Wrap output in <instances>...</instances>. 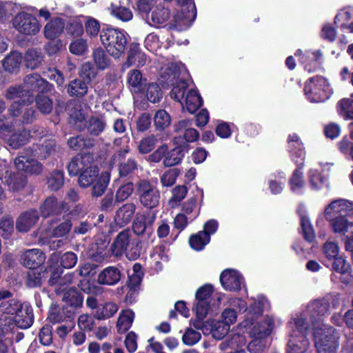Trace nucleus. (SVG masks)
I'll use <instances>...</instances> for the list:
<instances>
[{
	"label": "nucleus",
	"mask_w": 353,
	"mask_h": 353,
	"mask_svg": "<svg viewBox=\"0 0 353 353\" xmlns=\"http://www.w3.org/2000/svg\"><path fill=\"white\" fill-rule=\"evenodd\" d=\"M350 210L347 201L344 199L333 201L325 208V218L334 234L345 236L353 230V222L349 221L346 217Z\"/></svg>",
	"instance_id": "obj_1"
},
{
	"label": "nucleus",
	"mask_w": 353,
	"mask_h": 353,
	"mask_svg": "<svg viewBox=\"0 0 353 353\" xmlns=\"http://www.w3.org/2000/svg\"><path fill=\"white\" fill-rule=\"evenodd\" d=\"M143 250V242L137 237H134L130 229H124L116 236L110 245L111 254L120 257L125 254L130 261L138 259Z\"/></svg>",
	"instance_id": "obj_2"
},
{
	"label": "nucleus",
	"mask_w": 353,
	"mask_h": 353,
	"mask_svg": "<svg viewBox=\"0 0 353 353\" xmlns=\"http://www.w3.org/2000/svg\"><path fill=\"white\" fill-rule=\"evenodd\" d=\"M129 34L123 29L103 24L100 41L108 53L114 58L124 54L128 43Z\"/></svg>",
	"instance_id": "obj_3"
},
{
	"label": "nucleus",
	"mask_w": 353,
	"mask_h": 353,
	"mask_svg": "<svg viewBox=\"0 0 353 353\" xmlns=\"http://www.w3.org/2000/svg\"><path fill=\"white\" fill-rule=\"evenodd\" d=\"M303 90L307 99L314 103L324 102L332 94L328 81L321 75L310 77L305 82Z\"/></svg>",
	"instance_id": "obj_4"
},
{
	"label": "nucleus",
	"mask_w": 353,
	"mask_h": 353,
	"mask_svg": "<svg viewBox=\"0 0 353 353\" xmlns=\"http://www.w3.org/2000/svg\"><path fill=\"white\" fill-rule=\"evenodd\" d=\"M295 329L288 339V353H305L309 347L307 335L310 325L303 318L294 319Z\"/></svg>",
	"instance_id": "obj_5"
},
{
	"label": "nucleus",
	"mask_w": 353,
	"mask_h": 353,
	"mask_svg": "<svg viewBox=\"0 0 353 353\" xmlns=\"http://www.w3.org/2000/svg\"><path fill=\"white\" fill-rule=\"evenodd\" d=\"M317 353H336L339 346V336L332 326H323L314 333Z\"/></svg>",
	"instance_id": "obj_6"
},
{
	"label": "nucleus",
	"mask_w": 353,
	"mask_h": 353,
	"mask_svg": "<svg viewBox=\"0 0 353 353\" xmlns=\"http://www.w3.org/2000/svg\"><path fill=\"white\" fill-rule=\"evenodd\" d=\"M135 192L143 207L152 209L159 205L160 192L148 179H139L135 184Z\"/></svg>",
	"instance_id": "obj_7"
},
{
	"label": "nucleus",
	"mask_w": 353,
	"mask_h": 353,
	"mask_svg": "<svg viewBox=\"0 0 353 353\" xmlns=\"http://www.w3.org/2000/svg\"><path fill=\"white\" fill-rule=\"evenodd\" d=\"M336 307L339 304V299H334L332 295L326 296L311 301L307 305V311L312 323L321 320L330 314V304Z\"/></svg>",
	"instance_id": "obj_8"
},
{
	"label": "nucleus",
	"mask_w": 353,
	"mask_h": 353,
	"mask_svg": "<svg viewBox=\"0 0 353 353\" xmlns=\"http://www.w3.org/2000/svg\"><path fill=\"white\" fill-rule=\"evenodd\" d=\"M12 24L17 31L26 35H35L41 28V25L36 17L23 11L16 14Z\"/></svg>",
	"instance_id": "obj_9"
},
{
	"label": "nucleus",
	"mask_w": 353,
	"mask_h": 353,
	"mask_svg": "<svg viewBox=\"0 0 353 353\" xmlns=\"http://www.w3.org/2000/svg\"><path fill=\"white\" fill-rule=\"evenodd\" d=\"M294 55L299 57V61L305 71L309 73L316 72L323 70V54L321 50L303 53L299 49Z\"/></svg>",
	"instance_id": "obj_10"
},
{
	"label": "nucleus",
	"mask_w": 353,
	"mask_h": 353,
	"mask_svg": "<svg viewBox=\"0 0 353 353\" xmlns=\"http://www.w3.org/2000/svg\"><path fill=\"white\" fill-rule=\"evenodd\" d=\"M32 103L14 101L8 111L10 116L19 118V121L22 124H31L37 119V112L33 107H30Z\"/></svg>",
	"instance_id": "obj_11"
},
{
	"label": "nucleus",
	"mask_w": 353,
	"mask_h": 353,
	"mask_svg": "<svg viewBox=\"0 0 353 353\" xmlns=\"http://www.w3.org/2000/svg\"><path fill=\"white\" fill-rule=\"evenodd\" d=\"M23 85L28 94L33 95H34L35 92L37 94H48L54 88L52 83L42 78L38 73H32L26 75L24 77Z\"/></svg>",
	"instance_id": "obj_12"
},
{
	"label": "nucleus",
	"mask_w": 353,
	"mask_h": 353,
	"mask_svg": "<svg viewBox=\"0 0 353 353\" xmlns=\"http://www.w3.org/2000/svg\"><path fill=\"white\" fill-rule=\"evenodd\" d=\"M173 143L174 147L171 150H168L167 145L165 158L163 159V165L165 167H172L181 163L185 153L190 150V145L183 143L180 137H174Z\"/></svg>",
	"instance_id": "obj_13"
},
{
	"label": "nucleus",
	"mask_w": 353,
	"mask_h": 353,
	"mask_svg": "<svg viewBox=\"0 0 353 353\" xmlns=\"http://www.w3.org/2000/svg\"><path fill=\"white\" fill-rule=\"evenodd\" d=\"M332 262V270L339 275L335 274H331V280L336 282L335 279H339L340 282L345 285H349L353 281L350 264L342 256H336Z\"/></svg>",
	"instance_id": "obj_14"
},
{
	"label": "nucleus",
	"mask_w": 353,
	"mask_h": 353,
	"mask_svg": "<svg viewBox=\"0 0 353 353\" xmlns=\"http://www.w3.org/2000/svg\"><path fill=\"white\" fill-rule=\"evenodd\" d=\"M181 7V12L174 16V26L180 28L183 25L194 20L196 16V10L193 0H176Z\"/></svg>",
	"instance_id": "obj_15"
},
{
	"label": "nucleus",
	"mask_w": 353,
	"mask_h": 353,
	"mask_svg": "<svg viewBox=\"0 0 353 353\" xmlns=\"http://www.w3.org/2000/svg\"><path fill=\"white\" fill-rule=\"evenodd\" d=\"M63 301L65 302L63 310L69 316H76L77 310L81 307L83 296L77 288H70L63 294Z\"/></svg>",
	"instance_id": "obj_16"
},
{
	"label": "nucleus",
	"mask_w": 353,
	"mask_h": 353,
	"mask_svg": "<svg viewBox=\"0 0 353 353\" xmlns=\"http://www.w3.org/2000/svg\"><path fill=\"white\" fill-rule=\"evenodd\" d=\"M68 210V203L59 202L54 196L47 197L39 207L41 216L44 219L59 215Z\"/></svg>",
	"instance_id": "obj_17"
},
{
	"label": "nucleus",
	"mask_w": 353,
	"mask_h": 353,
	"mask_svg": "<svg viewBox=\"0 0 353 353\" xmlns=\"http://www.w3.org/2000/svg\"><path fill=\"white\" fill-rule=\"evenodd\" d=\"M243 278L235 270L226 269L220 274V282L223 288L228 291L238 292L241 289Z\"/></svg>",
	"instance_id": "obj_18"
},
{
	"label": "nucleus",
	"mask_w": 353,
	"mask_h": 353,
	"mask_svg": "<svg viewBox=\"0 0 353 353\" xmlns=\"http://www.w3.org/2000/svg\"><path fill=\"white\" fill-rule=\"evenodd\" d=\"M46 256L43 252L39 249L26 250L20 257V263L28 269L39 268L46 261Z\"/></svg>",
	"instance_id": "obj_19"
},
{
	"label": "nucleus",
	"mask_w": 353,
	"mask_h": 353,
	"mask_svg": "<svg viewBox=\"0 0 353 353\" xmlns=\"http://www.w3.org/2000/svg\"><path fill=\"white\" fill-rule=\"evenodd\" d=\"M110 238L107 235H99L95 239L94 243L91 245V259L97 262L103 261L109 256L108 250L110 245Z\"/></svg>",
	"instance_id": "obj_20"
},
{
	"label": "nucleus",
	"mask_w": 353,
	"mask_h": 353,
	"mask_svg": "<svg viewBox=\"0 0 353 353\" xmlns=\"http://www.w3.org/2000/svg\"><path fill=\"white\" fill-rule=\"evenodd\" d=\"M59 146L55 139H45L42 143L37 144L33 149L34 156L40 159L45 160L48 158H54L59 152Z\"/></svg>",
	"instance_id": "obj_21"
},
{
	"label": "nucleus",
	"mask_w": 353,
	"mask_h": 353,
	"mask_svg": "<svg viewBox=\"0 0 353 353\" xmlns=\"http://www.w3.org/2000/svg\"><path fill=\"white\" fill-rule=\"evenodd\" d=\"M39 216L36 209H30L22 212L16 221L17 230L20 232H28L38 222Z\"/></svg>",
	"instance_id": "obj_22"
},
{
	"label": "nucleus",
	"mask_w": 353,
	"mask_h": 353,
	"mask_svg": "<svg viewBox=\"0 0 353 353\" xmlns=\"http://www.w3.org/2000/svg\"><path fill=\"white\" fill-rule=\"evenodd\" d=\"M99 169L94 165L92 160L88 161L87 166L78 175V184L81 188H86L91 185L99 178Z\"/></svg>",
	"instance_id": "obj_23"
},
{
	"label": "nucleus",
	"mask_w": 353,
	"mask_h": 353,
	"mask_svg": "<svg viewBox=\"0 0 353 353\" xmlns=\"http://www.w3.org/2000/svg\"><path fill=\"white\" fill-rule=\"evenodd\" d=\"M92 160H93V157L90 152L79 153L73 157L67 165L68 174L70 176H78L87 166L88 161Z\"/></svg>",
	"instance_id": "obj_24"
},
{
	"label": "nucleus",
	"mask_w": 353,
	"mask_h": 353,
	"mask_svg": "<svg viewBox=\"0 0 353 353\" xmlns=\"http://www.w3.org/2000/svg\"><path fill=\"white\" fill-rule=\"evenodd\" d=\"M88 84L78 78L77 77L71 79L69 83L65 85L67 94L71 98L82 100L88 93Z\"/></svg>",
	"instance_id": "obj_25"
},
{
	"label": "nucleus",
	"mask_w": 353,
	"mask_h": 353,
	"mask_svg": "<svg viewBox=\"0 0 353 353\" xmlns=\"http://www.w3.org/2000/svg\"><path fill=\"white\" fill-rule=\"evenodd\" d=\"M155 215L150 216L148 214H141L137 216L132 223V230L138 236L148 234L150 235L152 233V225L155 220Z\"/></svg>",
	"instance_id": "obj_26"
},
{
	"label": "nucleus",
	"mask_w": 353,
	"mask_h": 353,
	"mask_svg": "<svg viewBox=\"0 0 353 353\" xmlns=\"http://www.w3.org/2000/svg\"><path fill=\"white\" fill-rule=\"evenodd\" d=\"M137 209L136 205L132 202L123 204L115 212L114 222L120 227L128 225L134 217Z\"/></svg>",
	"instance_id": "obj_27"
},
{
	"label": "nucleus",
	"mask_w": 353,
	"mask_h": 353,
	"mask_svg": "<svg viewBox=\"0 0 353 353\" xmlns=\"http://www.w3.org/2000/svg\"><path fill=\"white\" fill-rule=\"evenodd\" d=\"M21 312H17L14 318L17 326L21 329L29 328L34 323V313L32 307L28 303H23Z\"/></svg>",
	"instance_id": "obj_28"
},
{
	"label": "nucleus",
	"mask_w": 353,
	"mask_h": 353,
	"mask_svg": "<svg viewBox=\"0 0 353 353\" xmlns=\"http://www.w3.org/2000/svg\"><path fill=\"white\" fill-rule=\"evenodd\" d=\"M67 144L70 150L83 153L94 147V140L80 134L70 137Z\"/></svg>",
	"instance_id": "obj_29"
},
{
	"label": "nucleus",
	"mask_w": 353,
	"mask_h": 353,
	"mask_svg": "<svg viewBox=\"0 0 353 353\" xmlns=\"http://www.w3.org/2000/svg\"><path fill=\"white\" fill-rule=\"evenodd\" d=\"M75 316H69L63 310V306L60 308L57 303H52L48 312L47 321L51 324L61 323L63 321L74 323Z\"/></svg>",
	"instance_id": "obj_30"
},
{
	"label": "nucleus",
	"mask_w": 353,
	"mask_h": 353,
	"mask_svg": "<svg viewBox=\"0 0 353 353\" xmlns=\"http://www.w3.org/2000/svg\"><path fill=\"white\" fill-rule=\"evenodd\" d=\"M121 278L120 270L114 266H109L102 270L98 275V283L101 285H114Z\"/></svg>",
	"instance_id": "obj_31"
},
{
	"label": "nucleus",
	"mask_w": 353,
	"mask_h": 353,
	"mask_svg": "<svg viewBox=\"0 0 353 353\" xmlns=\"http://www.w3.org/2000/svg\"><path fill=\"white\" fill-rule=\"evenodd\" d=\"M44 276L46 279L48 278V285L51 287L56 285H62L61 274L63 272V270L59 264L55 262L49 263L48 261V265L43 268Z\"/></svg>",
	"instance_id": "obj_32"
},
{
	"label": "nucleus",
	"mask_w": 353,
	"mask_h": 353,
	"mask_svg": "<svg viewBox=\"0 0 353 353\" xmlns=\"http://www.w3.org/2000/svg\"><path fill=\"white\" fill-rule=\"evenodd\" d=\"M114 185L117 186L115 196L119 203H123L126 201L132 194L135 190V185L129 180L128 181H122V179H117L114 181Z\"/></svg>",
	"instance_id": "obj_33"
},
{
	"label": "nucleus",
	"mask_w": 353,
	"mask_h": 353,
	"mask_svg": "<svg viewBox=\"0 0 353 353\" xmlns=\"http://www.w3.org/2000/svg\"><path fill=\"white\" fill-rule=\"evenodd\" d=\"M55 262L60 267L65 269L73 268L77 263V256L73 252H66L62 254L54 252L49 259V263Z\"/></svg>",
	"instance_id": "obj_34"
},
{
	"label": "nucleus",
	"mask_w": 353,
	"mask_h": 353,
	"mask_svg": "<svg viewBox=\"0 0 353 353\" xmlns=\"http://www.w3.org/2000/svg\"><path fill=\"white\" fill-rule=\"evenodd\" d=\"M138 59L137 65H143L145 63V54L141 50L140 44L137 42H132L129 45L128 57L124 65L127 68L136 63V59Z\"/></svg>",
	"instance_id": "obj_35"
},
{
	"label": "nucleus",
	"mask_w": 353,
	"mask_h": 353,
	"mask_svg": "<svg viewBox=\"0 0 353 353\" xmlns=\"http://www.w3.org/2000/svg\"><path fill=\"white\" fill-rule=\"evenodd\" d=\"M6 97L7 99L11 100L19 99L17 101L23 103H33L34 99V95L28 94L24 85L22 86L21 85L10 86L6 90Z\"/></svg>",
	"instance_id": "obj_36"
},
{
	"label": "nucleus",
	"mask_w": 353,
	"mask_h": 353,
	"mask_svg": "<svg viewBox=\"0 0 353 353\" xmlns=\"http://www.w3.org/2000/svg\"><path fill=\"white\" fill-rule=\"evenodd\" d=\"M222 318L224 323H225V328L223 327V330L219 332V329L216 328L212 330V335L215 339H223L229 330L230 325L236 322L237 318V314L235 310L232 308H226L222 312Z\"/></svg>",
	"instance_id": "obj_37"
},
{
	"label": "nucleus",
	"mask_w": 353,
	"mask_h": 353,
	"mask_svg": "<svg viewBox=\"0 0 353 353\" xmlns=\"http://www.w3.org/2000/svg\"><path fill=\"white\" fill-rule=\"evenodd\" d=\"M303 168H296L288 180L291 192L297 195L303 194L305 185Z\"/></svg>",
	"instance_id": "obj_38"
},
{
	"label": "nucleus",
	"mask_w": 353,
	"mask_h": 353,
	"mask_svg": "<svg viewBox=\"0 0 353 353\" xmlns=\"http://www.w3.org/2000/svg\"><path fill=\"white\" fill-rule=\"evenodd\" d=\"M128 83L135 92L143 93L147 85V79L143 77L140 70L133 69L128 74Z\"/></svg>",
	"instance_id": "obj_39"
},
{
	"label": "nucleus",
	"mask_w": 353,
	"mask_h": 353,
	"mask_svg": "<svg viewBox=\"0 0 353 353\" xmlns=\"http://www.w3.org/2000/svg\"><path fill=\"white\" fill-rule=\"evenodd\" d=\"M64 28L63 19L54 17L45 26L44 36L48 39H56L62 33Z\"/></svg>",
	"instance_id": "obj_40"
},
{
	"label": "nucleus",
	"mask_w": 353,
	"mask_h": 353,
	"mask_svg": "<svg viewBox=\"0 0 353 353\" xmlns=\"http://www.w3.org/2000/svg\"><path fill=\"white\" fill-rule=\"evenodd\" d=\"M6 183L10 190L19 192L25 188L27 183V177L23 172L18 171L10 173L6 179Z\"/></svg>",
	"instance_id": "obj_41"
},
{
	"label": "nucleus",
	"mask_w": 353,
	"mask_h": 353,
	"mask_svg": "<svg viewBox=\"0 0 353 353\" xmlns=\"http://www.w3.org/2000/svg\"><path fill=\"white\" fill-rule=\"evenodd\" d=\"M119 179H123L132 178L135 172L138 170V163L134 159L129 158L126 161L120 162L118 165Z\"/></svg>",
	"instance_id": "obj_42"
},
{
	"label": "nucleus",
	"mask_w": 353,
	"mask_h": 353,
	"mask_svg": "<svg viewBox=\"0 0 353 353\" xmlns=\"http://www.w3.org/2000/svg\"><path fill=\"white\" fill-rule=\"evenodd\" d=\"M338 114L345 120H353V93L349 98H343L336 103Z\"/></svg>",
	"instance_id": "obj_43"
},
{
	"label": "nucleus",
	"mask_w": 353,
	"mask_h": 353,
	"mask_svg": "<svg viewBox=\"0 0 353 353\" xmlns=\"http://www.w3.org/2000/svg\"><path fill=\"white\" fill-rule=\"evenodd\" d=\"M185 103L187 110L194 114L202 106L203 99L198 90L191 89L187 92Z\"/></svg>",
	"instance_id": "obj_44"
},
{
	"label": "nucleus",
	"mask_w": 353,
	"mask_h": 353,
	"mask_svg": "<svg viewBox=\"0 0 353 353\" xmlns=\"http://www.w3.org/2000/svg\"><path fill=\"white\" fill-rule=\"evenodd\" d=\"M21 54L12 52L7 55L2 61V65L6 71L10 73H17L22 62Z\"/></svg>",
	"instance_id": "obj_45"
},
{
	"label": "nucleus",
	"mask_w": 353,
	"mask_h": 353,
	"mask_svg": "<svg viewBox=\"0 0 353 353\" xmlns=\"http://www.w3.org/2000/svg\"><path fill=\"white\" fill-rule=\"evenodd\" d=\"M65 174L61 170H54L46 176V184L51 191H58L64 185Z\"/></svg>",
	"instance_id": "obj_46"
},
{
	"label": "nucleus",
	"mask_w": 353,
	"mask_h": 353,
	"mask_svg": "<svg viewBox=\"0 0 353 353\" xmlns=\"http://www.w3.org/2000/svg\"><path fill=\"white\" fill-rule=\"evenodd\" d=\"M211 237L205 234L204 232L199 231L190 236L188 243L190 247L197 252L203 250L205 247L210 242Z\"/></svg>",
	"instance_id": "obj_47"
},
{
	"label": "nucleus",
	"mask_w": 353,
	"mask_h": 353,
	"mask_svg": "<svg viewBox=\"0 0 353 353\" xmlns=\"http://www.w3.org/2000/svg\"><path fill=\"white\" fill-rule=\"evenodd\" d=\"M108 9L112 16L121 21H129L133 17L132 10L129 8L121 6L120 3H112Z\"/></svg>",
	"instance_id": "obj_48"
},
{
	"label": "nucleus",
	"mask_w": 353,
	"mask_h": 353,
	"mask_svg": "<svg viewBox=\"0 0 353 353\" xmlns=\"http://www.w3.org/2000/svg\"><path fill=\"white\" fill-rule=\"evenodd\" d=\"M105 125L106 123L102 117L91 116L85 121V128L90 135L97 137L104 131Z\"/></svg>",
	"instance_id": "obj_49"
},
{
	"label": "nucleus",
	"mask_w": 353,
	"mask_h": 353,
	"mask_svg": "<svg viewBox=\"0 0 353 353\" xmlns=\"http://www.w3.org/2000/svg\"><path fill=\"white\" fill-rule=\"evenodd\" d=\"M44 270L43 268L29 269L27 272L26 284L28 288H34L41 287L45 281Z\"/></svg>",
	"instance_id": "obj_50"
},
{
	"label": "nucleus",
	"mask_w": 353,
	"mask_h": 353,
	"mask_svg": "<svg viewBox=\"0 0 353 353\" xmlns=\"http://www.w3.org/2000/svg\"><path fill=\"white\" fill-rule=\"evenodd\" d=\"M30 139V131L23 129L13 132L8 139V144L13 149H18L26 145Z\"/></svg>",
	"instance_id": "obj_51"
},
{
	"label": "nucleus",
	"mask_w": 353,
	"mask_h": 353,
	"mask_svg": "<svg viewBox=\"0 0 353 353\" xmlns=\"http://www.w3.org/2000/svg\"><path fill=\"white\" fill-rule=\"evenodd\" d=\"M273 327V324L270 321H263L256 323L250 331V335L252 338L265 339L270 335Z\"/></svg>",
	"instance_id": "obj_52"
},
{
	"label": "nucleus",
	"mask_w": 353,
	"mask_h": 353,
	"mask_svg": "<svg viewBox=\"0 0 353 353\" xmlns=\"http://www.w3.org/2000/svg\"><path fill=\"white\" fill-rule=\"evenodd\" d=\"M118 306L113 302L99 305L94 316L98 320H105L112 317L118 311Z\"/></svg>",
	"instance_id": "obj_53"
},
{
	"label": "nucleus",
	"mask_w": 353,
	"mask_h": 353,
	"mask_svg": "<svg viewBox=\"0 0 353 353\" xmlns=\"http://www.w3.org/2000/svg\"><path fill=\"white\" fill-rule=\"evenodd\" d=\"M107 52L105 49L101 47L94 49L92 52L93 60L99 70H103L110 65L111 59Z\"/></svg>",
	"instance_id": "obj_54"
},
{
	"label": "nucleus",
	"mask_w": 353,
	"mask_h": 353,
	"mask_svg": "<svg viewBox=\"0 0 353 353\" xmlns=\"http://www.w3.org/2000/svg\"><path fill=\"white\" fill-rule=\"evenodd\" d=\"M110 183V174L102 172L96 181L91 185V194L92 196H101L107 189Z\"/></svg>",
	"instance_id": "obj_55"
},
{
	"label": "nucleus",
	"mask_w": 353,
	"mask_h": 353,
	"mask_svg": "<svg viewBox=\"0 0 353 353\" xmlns=\"http://www.w3.org/2000/svg\"><path fill=\"white\" fill-rule=\"evenodd\" d=\"M23 303L17 299L3 301L0 303V312L12 315L14 317L17 312H21L20 310L23 308Z\"/></svg>",
	"instance_id": "obj_56"
},
{
	"label": "nucleus",
	"mask_w": 353,
	"mask_h": 353,
	"mask_svg": "<svg viewBox=\"0 0 353 353\" xmlns=\"http://www.w3.org/2000/svg\"><path fill=\"white\" fill-rule=\"evenodd\" d=\"M132 274L128 275V288L139 290L144 275L141 263H135L132 266Z\"/></svg>",
	"instance_id": "obj_57"
},
{
	"label": "nucleus",
	"mask_w": 353,
	"mask_h": 353,
	"mask_svg": "<svg viewBox=\"0 0 353 353\" xmlns=\"http://www.w3.org/2000/svg\"><path fill=\"white\" fill-rule=\"evenodd\" d=\"M307 175L309 183L312 190H319L325 185L327 178L318 170H309Z\"/></svg>",
	"instance_id": "obj_58"
},
{
	"label": "nucleus",
	"mask_w": 353,
	"mask_h": 353,
	"mask_svg": "<svg viewBox=\"0 0 353 353\" xmlns=\"http://www.w3.org/2000/svg\"><path fill=\"white\" fill-rule=\"evenodd\" d=\"M43 61L42 53L34 49L28 50L25 54V63L27 68L31 70L39 68Z\"/></svg>",
	"instance_id": "obj_59"
},
{
	"label": "nucleus",
	"mask_w": 353,
	"mask_h": 353,
	"mask_svg": "<svg viewBox=\"0 0 353 353\" xmlns=\"http://www.w3.org/2000/svg\"><path fill=\"white\" fill-rule=\"evenodd\" d=\"M301 228L304 240L309 243H314L316 239V234L308 217L305 216L301 217Z\"/></svg>",
	"instance_id": "obj_60"
},
{
	"label": "nucleus",
	"mask_w": 353,
	"mask_h": 353,
	"mask_svg": "<svg viewBox=\"0 0 353 353\" xmlns=\"http://www.w3.org/2000/svg\"><path fill=\"white\" fill-rule=\"evenodd\" d=\"M134 318V313L131 310L120 315L117 323L118 333L124 334L128 332L133 323Z\"/></svg>",
	"instance_id": "obj_61"
},
{
	"label": "nucleus",
	"mask_w": 353,
	"mask_h": 353,
	"mask_svg": "<svg viewBox=\"0 0 353 353\" xmlns=\"http://www.w3.org/2000/svg\"><path fill=\"white\" fill-rule=\"evenodd\" d=\"M48 94H39L34 95V101H35L37 108L43 114H48L52 110L53 102L51 98L47 95Z\"/></svg>",
	"instance_id": "obj_62"
},
{
	"label": "nucleus",
	"mask_w": 353,
	"mask_h": 353,
	"mask_svg": "<svg viewBox=\"0 0 353 353\" xmlns=\"http://www.w3.org/2000/svg\"><path fill=\"white\" fill-rule=\"evenodd\" d=\"M97 74V72L94 65L90 62H86L81 65L77 77L90 85Z\"/></svg>",
	"instance_id": "obj_63"
},
{
	"label": "nucleus",
	"mask_w": 353,
	"mask_h": 353,
	"mask_svg": "<svg viewBox=\"0 0 353 353\" xmlns=\"http://www.w3.org/2000/svg\"><path fill=\"white\" fill-rule=\"evenodd\" d=\"M83 28L86 34L91 39L97 38L101 35L102 27L99 21L92 17H87Z\"/></svg>",
	"instance_id": "obj_64"
}]
</instances>
